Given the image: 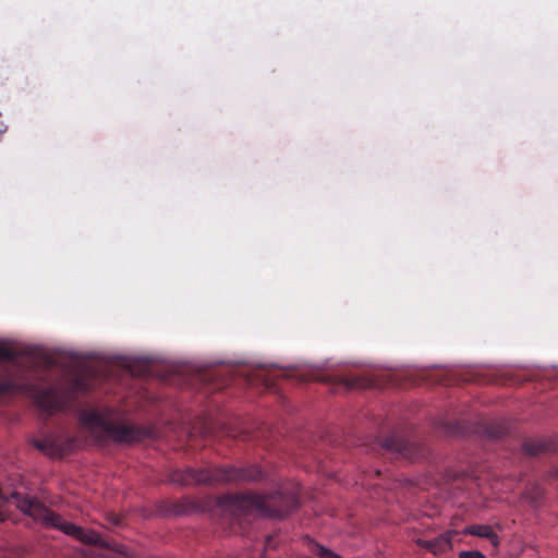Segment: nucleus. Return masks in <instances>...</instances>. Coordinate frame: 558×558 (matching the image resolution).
Returning a JSON list of instances; mask_svg holds the SVG:
<instances>
[{"label":"nucleus","instance_id":"obj_1","mask_svg":"<svg viewBox=\"0 0 558 558\" xmlns=\"http://www.w3.org/2000/svg\"><path fill=\"white\" fill-rule=\"evenodd\" d=\"M222 501L239 514H258L275 519L288 515L300 506L296 488H280L278 492L267 495L253 492L228 494Z\"/></svg>","mask_w":558,"mask_h":558},{"label":"nucleus","instance_id":"obj_2","mask_svg":"<svg viewBox=\"0 0 558 558\" xmlns=\"http://www.w3.org/2000/svg\"><path fill=\"white\" fill-rule=\"evenodd\" d=\"M264 472L256 465L235 468L232 465H210L201 469L187 468L171 472L169 480L180 485L221 486L228 484L253 483L264 478Z\"/></svg>","mask_w":558,"mask_h":558},{"label":"nucleus","instance_id":"obj_3","mask_svg":"<svg viewBox=\"0 0 558 558\" xmlns=\"http://www.w3.org/2000/svg\"><path fill=\"white\" fill-rule=\"evenodd\" d=\"M78 421L81 426L98 442L112 440L119 444H131L150 435L147 427L116 423L110 420L108 414L96 410L81 412Z\"/></svg>","mask_w":558,"mask_h":558},{"label":"nucleus","instance_id":"obj_4","mask_svg":"<svg viewBox=\"0 0 558 558\" xmlns=\"http://www.w3.org/2000/svg\"><path fill=\"white\" fill-rule=\"evenodd\" d=\"M16 507L28 514L33 519L40 521L46 526L54 527L62 531L64 534L70 535L82 543L102 545L101 537L94 531L84 530L71 522L65 521L61 515L52 512L45 505L37 499L29 496H22L14 494Z\"/></svg>","mask_w":558,"mask_h":558},{"label":"nucleus","instance_id":"obj_5","mask_svg":"<svg viewBox=\"0 0 558 558\" xmlns=\"http://www.w3.org/2000/svg\"><path fill=\"white\" fill-rule=\"evenodd\" d=\"M371 450L396 459L403 458L411 461L424 458L426 454L423 446L409 441L397 434H391L383 439H376L371 446Z\"/></svg>","mask_w":558,"mask_h":558},{"label":"nucleus","instance_id":"obj_6","mask_svg":"<svg viewBox=\"0 0 558 558\" xmlns=\"http://www.w3.org/2000/svg\"><path fill=\"white\" fill-rule=\"evenodd\" d=\"M32 444L50 457H62L74 449L76 438L66 433H49L41 439H34Z\"/></svg>","mask_w":558,"mask_h":558},{"label":"nucleus","instance_id":"obj_7","mask_svg":"<svg viewBox=\"0 0 558 558\" xmlns=\"http://www.w3.org/2000/svg\"><path fill=\"white\" fill-rule=\"evenodd\" d=\"M17 357L14 350L0 343V361H13ZM19 389L12 372L3 364H0V397L4 393L16 391Z\"/></svg>","mask_w":558,"mask_h":558},{"label":"nucleus","instance_id":"obj_8","mask_svg":"<svg viewBox=\"0 0 558 558\" xmlns=\"http://www.w3.org/2000/svg\"><path fill=\"white\" fill-rule=\"evenodd\" d=\"M35 400L37 404L47 412L60 410L64 404L63 396L57 386L37 390Z\"/></svg>","mask_w":558,"mask_h":558},{"label":"nucleus","instance_id":"obj_9","mask_svg":"<svg viewBox=\"0 0 558 558\" xmlns=\"http://www.w3.org/2000/svg\"><path fill=\"white\" fill-rule=\"evenodd\" d=\"M525 456L536 457L558 450V444L553 439H526L522 442Z\"/></svg>","mask_w":558,"mask_h":558},{"label":"nucleus","instance_id":"obj_10","mask_svg":"<svg viewBox=\"0 0 558 558\" xmlns=\"http://www.w3.org/2000/svg\"><path fill=\"white\" fill-rule=\"evenodd\" d=\"M94 389V377L89 372L78 373L70 379L69 392L84 393Z\"/></svg>","mask_w":558,"mask_h":558},{"label":"nucleus","instance_id":"obj_11","mask_svg":"<svg viewBox=\"0 0 558 558\" xmlns=\"http://www.w3.org/2000/svg\"><path fill=\"white\" fill-rule=\"evenodd\" d=\"M418 545L433 554H441L451 548V534L444 533L433 539H420Z\"/></svg>","mask_w":558,"mask_h":558},{"label":"nucleus","instance_id":"obj_12","mask_svg":"<svg viewBox=\"0 0 558 558\" xmlns=\"http://www.w3.org/2000/svg\"><path fill=\"white\" fill-rule=\"evenodd\" d=\"M465 534L474 535L478 537H483L488 539L494 547L499 546V537L494 532L493 527L490 525L485 524H474L465 527L464 530Z\"/></svg>","mask_w":558,"mask_h":558},{"label":"nucleus","instance_id":"obj_13","mask_svg":"<svg viewBox=\"0 0 558 558\" xmlns=\"http://www.w3.org/2000/svg\"><path fill=\"white\" fill-rule=\"evenodd\" d=\"M508 430H507V426L505 424H496V425H492L489 428H488V435L492 437V438H501L504 437L505 435H507Z\"/></svg>","mask_w":558,"mask_h":558},{"label":"nucleus","instance_id":"obj_14","mask_svg":"<svg viewBox=\"0 0 558 558\" xmlns=\"http://www.w3.org/2000/svg\"><path fill=\"white\" fill-rule=\"evenodd\" d=\"M459 558H486L482 553L476 550L461 551Z\"/></svg>","mask_w":558,"mask_h":558},{"label":"nucleus","instance_id":"obj_15","mask_svg":"<svg viewBox=\"0 0 558 558\" xmlns=\"http://www.w3.org/2000/svg\"><path fill=\"white\" fill-rule=\"evenodd\" d=\"M542 495H543V488L535 486V488L533 490V495H532L533 500L534 501L538 500V498H541Z\"/></svg>","mask_w":558,"mask_h":558},{"label":"nucleus","instance_id":"obj_16","mask_svg":"<svg viewBox=\"0 0 558 558\" xmlns=\"http://www.w3.org/2000/svg\"><path fill=\"white\" fill-rule=\"evenodd\" d=\"M113 523L118 525V524H120V520H119V519H116V520L113 521Z\"/></svg>","mask_w":558,"mask_h":558},{"label":"nucleus","instance_id":"obj_17","mask_svg":"<svg viewBox=\"0 0 558 558\" xmlns=\"http://www.w3.org/2000/svg\"><path fill=\"white\" fill-rule=\"evenodd\" d=\"M270 537L267 538V545L270 546Z\"/></svg>","mask_w":558,"mask_h":558}]
</instances>
